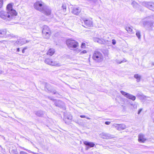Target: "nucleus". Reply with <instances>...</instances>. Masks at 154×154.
<instances>
[{"label":"nucleus","instance_id":"obj_41","mask_svg":"<svg viewBox=\"0 0 154 154\" xmlns=\"http://www.w3.org/2000/svg\"><path fill=\"white\" fill-rule=\"evenodd\" d=\"M149 18V17H147V18H146V19H148Z\"/></svg>","mask_w":154,"mask_h":154},{"label":"nucleus","instance_id":"obj_32","mask_svg":"<svg viewBox=\"0 0 154 154\" xmlns=\"http://www.w3.org/2000/svg\"><path fill=\"white\" fill-rule=\"evenodd\" d=\"M98 39H99V38H93V40L94 42H98Z\"/></svg>","mask_w":154,"mask_h":154},{"label":"nucleus","instance_id":"obj_39","mask_svg":"<svg viewBox=\"0 0 154 154\" xmlns=\"http://www.w3.org/2000/svg\"><path fill=\"white\" fill-rule=\"evenodd\" d=\"M3 72L1 70H0V74H2Z\"/></svg>","mask_w":154,"mask_h":154},{"label":"nucleus","instance_id":"obj_19","mask_svg":"<svg viewBox=\"0 0 154 154\" xmlns=\"http://www.w3.org/2000/svg\"><path fill=\"white\" fill-rule=\"evenodd\" d=\"M6 33V30H0V37H2L5 36Z\"/></svg>","mask_w":154,"mask_h":154},{"label":"nucleus","instance_id":"obj_30","mask_svg":"<svg viewBox=\"0 0 154 154\" xmlns=\"http://www.w3.org/2000/svg\"><path fill=\"white\" fill-rule=\"evenodd\" d=\"M116 41L115 39H113L112 40V43L113 45H115L116 43Z\"/></svg>","mask_w":154,"mask_h":154},{"label":"nucleus","instance_id":"obj_24","mask_svg":"<svg viewBox=\"0 0 154 154\" xmlns=\"http://www.w3.org/2000/svg\"><path fill=\"white\" fill-rule=\"evenodd\" d=\"M98 43L101 44H104L105 43V41L103 39H100L99 38Z\"/></svg>","mask_w":154,"mask_h":154},{"label":"nucleus","instance_id":"obj_44","mask_svg":"<svg viewBox=\"0 0 154 154\" xmlns=\"http://www.w3.org/2000/svg\"><path fill=\"white\" fill-rule=\"evenodd\" d=\"M54 93L55 94L56 93L55 92H54Z\"/></svg>","mask_w":154,"mask_h":154},{"label":"nucleus","instance_id":"obj_8","mask_svg":"<svg viewBox=\"0 0 154 154\" xmlns=\"http://www.w3.org/2000/svg\"><path fill=\"white\" fill-rule=\"evenodd\" d=\"M42 11L41 12L47 15H50L51 13V10L50 9L49 7L45 5Z\"/></svg>","mask_w":154,"mask_h":154},{"label":"nucleus","instance_id":"obj_40","mask_svg":"<svg viewBox=\"0 0 154 154\" xmlns=\"http://www.w3.org/2000/svg\"><path fill=\"white\" fill-rule=\"evenodd\" d=\"M87 119H90V118H88V117H86V118Z\"/></svg>","mask_w":154,"mask_h":154},{"label":"nucleus","instance_id":"obj_28","mask_svg":"<svg viewBox=\"0 0 154 154\" xmlns=\"http://www.w3.org/2000/svg\"><path fill=\"white\" fill-rule=\"evenodd\" d=\"M118 125H119L118 124H113L112 125V127H115L116 128H118Z\"/></svg>","mask_w":154,"mask_h":154},{"label":"nucleus","instance_id":"obj_5","mask_svg":"<svg viewBox=\"0 0 154 154\" xmlns=\"http://www.w3.org/2000/svg\"><path fill=\"white\" fill-rule=\"evenodd\" d=\"M45 62L46 64L53 66H61V64L58 61L52 60L51 59L49 58L46 59Z\"/></svg>","mask_w":154,"mask_h":154},{"label":"nucleus","instance_id":"obj_36","mask_svg":"<svg viewBox=\"0 0 154 154\" xmlns=\"http://www.w3.org/2000/svg\"><path fill=\"white\" fill-rule=\"evenodd\" d=\"M142 109H140L138 111V114H139L140 113V112H141L142 111Z\"/></svg>","mask_w":154,"mask_h":154},{"label":"nucleus","instance_id":"obj_42","mask_svg":"<svg viewBox=\"0 0 154 154\" xmlns=\"http://www.w3.org/2000/svg\"><path fill=\"white\" fill-rule=\"evenodd\" d=\"M22 149L24 150H26V149H24V148H23Z\"/></svg>","mask_w":154,"mask_h":154},{"label":"nucleus","instance_id":"obj_11","mask_svg":"<svg viewBox=\"0 0 154 154\" xmlns=\"http://www.w3.org/2000/svg\"><path fill=\"white\" fill-rule=\"evenodd\" d=\"M81 10L79 7L74 8L72 11V12L74 14L78 15L80 13Z\"/></svg>","mask_w":154,"mask_h":154},{"label":"nucleus","instance_id":"obj_2","mask_svg":"<svg viewBox=\"0 0 154 154\" xmlns=\"http://www.w3.org/2000/svg\"><path fill=\"white\" fill-rule=\"evenodd\" d=\"M66 45L70 50L76 51L77 53L80 52L81 50L78 49L79 44L76 41L72 39H69L66 41Z\"/></svg>","mask_w":154,"mask_h":154},{"label":"nucleus","instance_id":"obj_34","mask_svg":"<svg viewBox=\"0 0 154 154\" xmlns=\"http://www.w3.org/2000/svg\"><path fill=\"white\" fill-rule=\"evenodd\" d=\"M105 124L107 125H109L110 124V122H106L105 123Z\"/></svg>","mask_w":154,"mask_h":154},{"label":"nucleus","instance_id":"obj_16","mask_svg":"<svg viewBox=\"0 0 154 154\" xmlns=\"http://www.w3.org/2000/svg\"><path fill=\"white\" fill-rule=\"evenodd\" d=\"M84 143L86 145L88 146L91 147H93L95 145V144L93 142H89L86 141L84 142Z\"/></svg>","mask_w":154,"mask_h":154},{"label":"nucleus","instance_id":"obj_33","mask_svg":"<svg viewBox=\"0 0 154 154\" xmlns=\"http://www.w3.org/2000/svg\"><path fill=\"white\" fill-rule=\"evenodd\" d=\"M137 4V3L134 2V1H133L132 2V5H133V6H134V5H136Z\"/></svg>","mask_w":154,"mask_h":154},{"label":"nucleus","instance_id":"obj_23","mask_svg":"<svg viewBox=\"0 0 154 154\" xmlns=\"http://www.w3.org/2000/svg\"><path fill=\"white\" fill-rule=\"evenodd\" d=\"M35 114L38 116H42L43 115V112L42 111H38L36 112Z\"/></svg>","mask_w":154,"mask_h":154},{"label":"nucleus","instance_id":"obj_43","mask_svg":"<svg viewBox=\"0 0 154 154\" xmlns=\"http://www.w3.org/2000/svg\"><path fill=\"white\" fill-rule=\"evenodd\" d=\"M122 61H121L119 63H122Z\"/></svg>","mask_w":154,"mask_h":154},{"label":"nucleus","instance_id":"obj_25","mask_svg":"<svg viewBox=\"0 0 154 154\" xmlns=\"http://www.w3.org/2000/svg\"><path fill=\"white\" fill-rule=\"evenodd\" d=\"M62 8L63 12H65L66 11V6L65 4H63Z\"/></svg>","mask_w":154,"mask_h":154},{"label":"nucleus","instance_id":"obj_38","mask_svg":"<svg viewBox=\"0 0 154 154\" xmlns=\"http://www.w3.org/2000/svg\"><path fill=\"white\" fill-rule=\"evenodd\" d=\"M19 51H20V48H17V51L19 52Z\"/></svg>","mask_w":154,"mask_h":154},{"label":"nucleus","instance_id":"obj_1","mask_svg":"<svg viewBox=\"0 0 154 154\" xmlns=\"http://www.w3.org/2000/svg\"><path fill=\"white\" fill-rule=\"evenodd\" d=\"M16 11L12 8V5L8 4L6 7V11H1L0 12V17L4 19H7L10 20L14 18L17 15Z\"/></svg>","mask_w":154,"mask_h":154},{"label":"nucleus","instance_id":"obj_29","mask_svg":"<svg viewBox=\"0 0 154 154\" xmlns=\"http://www.w3.org/2000/svg\"><path fill=\"white\" fill-rule=\"evenodd\" d=\"M87 53V51L86 50H84L80 53V54L82 55L83 54H86Z\"/></svg>","mask_w":154,"mask_h":154},{"label":"nucleus","instance_id":"obj_31","mask_svg":"<svg viewBox=\"0 0 154 154\" xmlns=\"http://www.w3.org/2000/svg\"><path fill=\"white\" fill-rule=\"evenodd\" d=\"M3 0H0V8L2 7L3 5Z\"/></svg>","mask_w":154,"mask_h":154},{"label":"nucleus","instance_id":"obj_15","mask_svg":"<svg viewBox=\"0 0 154 154\" xmlns=\"http://www.w3.org/2000/svg\"><path fill=\"white\" fill-rule=\"evenodd\" d=\"M26 42H25V40L23 38L17 40L16 42V44H17L22 45Z\"/></svg>","mask_w":154,"mask_h":154},{"label":"nucleus","instance_id":"obj_9","mask_svg":"<svg viewBox=\"0 0 154 154\" xmlns=\"http://www.w3.org/2000/svg\"><path fill=\"white\" fill-rule=\"evenodd\" d=\"M143 25L144 27L149 28V29H152L153 23L151 21L144 20L143 21Z\"/></svg>","mask_w":154,"mask_h":154},{"label":"nucleus","instance_id":"obj_17","mask_svg":"<svg viewBox=\"0 0 154 154\" xmlns=\"http://www.w3.org/2000/svg\"><path fill=\"white\" fill-rule=\"evenodd\" d=\"M54 52L55 51L54 49L50 48L48 51L47 54L48 55L51 56L54 54Z\"/></svg>","mask_w":154,"mask_h":154},{"label":"nucleus","instance_id":"obj_3","mask_svg":"<svg viewBox=\"0 0 154 154\" xmlns=\"http://www.w3.org/2000/svg\"><path fill=\"white\" fill-rule=\"evenodd\" d=\"M92 58L95 62L99 63L103 60V56L100 52L95 51L94 52Z\"/></svg>","mask_w":154,"mask_h":154},{"label":"nucleus","instance_id":"obj_26","mask_svg":"<svg viewBox=\"0 0 154 154\" xmlns=\"http://www.w3.org/2000/svg\"><path fill=\"white\" fill-rule=\"evenodd\" d=\"M136 35L139 39L140 38V32L139 31H136Z\"/></svg>","mask_w":154,"mask_h":154},{"label":"nucleus","instance_id":"obj_10","mask_svg":"<svg viewBox=\"0 0 154 154\" xmlns=\"http://www.w3.org/2000/svg\"><path fill=\"white\" fill-rule=\"evenodd\" d=\"M101 137L103 139H109L114 138V136L108 133H102L100 134Z\"/></svg>","mask_w":154,"mask_h":154},{"label":"nucleus","instance_id":"obj_21","mask_svg":"<svg viewBox=\"0 0 154 154\" xmlns=\"http://www.w3.org/2000/svg\"><path fill=\"white\" fill-rule=\"evenodd\" d=\"M55 105L56 106H58L60 107H63L64 105L63 102L60 101H58V102L55 103Z\"/></svg>","mask_w":154,"mask_h":154},{"label":"nucleus","instance_id":"obj_12","mask_svg":"<svg viewBox=\"0 0 154 154\" xmlns=\"http://www.w3.org/2000/svg\"><path fill=\"white\" fill-rule=\"evenodd\" d=\"M138 137V140L140 142L144 143L146 140V138L144 137V135L142 134H139Z\"/></svg>","mask_w":154,"mask_h":154},{"label":"nucleus","instance_id":"obj_20","mask_svg":"<svg viewBox=\"0 0 154 154\" xmlns=\"http://www.w3.org/2000/svg\"><path fill=\"white\" fill-rule=\"evenodd\" d=\"M134 77L136 79V81L137 82H139L141 79V76L138 74H135L134 75Z\"/></svg>","mask_w":154,"mask_h":154},{"label":"nucleus","instance_id":"obj_7","mask_svg":"<svg viewBox=\"0 0 154 154\" xmlns=\"http://www.w3.org/2000/svg\"><path fill=\"white\" fill-rule=\"evenodd\" d=\"M120 92L125 97L132 100H134L136 99L135 96L123 91H121Z\"/></svg>","mask_w":154,"mask_h":154},{"label":"nucleus","instance_id":"obj_35","mask_svg":"<svg viewBox=\"0 0 154 154\" xmlns=\"http://www.w3.org/2000/svg\"><path fill=\"white\" fill-rule=\"evenodd\" d=\"M80 117L81 118H86V117L85 116H83V115H81L80 116Z\"/></svg>","mask_w":154,"mask_h":154},{"label":"nucleus","instance_id":"obj_4","mask_svg":"<svg viewBox=\"0 0 154 154\" xmlns=\"http://www.w3.org/2000/svg\"><path fill=\"white\" fill-rule=\"evenodd\" d=\"M42 33L44 37L46 38H48L50 37L51 32L48 26L46 25L43 26Z\"/></svg>","mask_w":154,"mask_h":154},{"label":"nucleus","instance_id":"obj_18","mask_svg":"<svg viewBox=\"0 0 154 154\" xmlns=\"http://www.w3.org/2000/svg\"><path fill=\"white\" fill-rule=\"evenodd\" d=\"M126 128V126L124 124H119L118 128H117V129L120 131L125 129Z\"/></svg>","mask_w":154,"mask_h":154},{"label":"nucleus","instance_id":"obj_14","mask_svg":"<svg viewBox=\"0 0 154 154\" xmlns=\"http://www.w3.org/2000/svg\"><path fill=\"white\" fill-rule=\"evenodd\" d=\"M85 24L88 27H91L93 26L92 22L90 20H84Z\"/></svg>","mask_w":154,"mask_h":154},{"label":"nucleus","instance_id":"obj_13","mask_svg":"<svg viewBox=\"0 0 154 154\" xmlns=\"http://www.w3.org/2000/svg\"><path fill=\"white\" fill-rule=\"evenodd\" d=\"M145 6L149 9L153 10L154 9V3L147 2L145 3Z\"/></svg>","mask_w":154,"mask_h":154},{"label":"nucleus","instance_id":"obj_27","mask_svg":"<svg viewBox=\"0 0 154 154\" xmlns=\"http://www.w3.org/2000/svg\"><path fill=\"white\" fill-rule=\"evenodd\" d=\"M81 47L82 48H85L86 47V44L85 43H83L81 45Z\"/></svg>","mask_w":154,"mask_h":154},{"label":"nucleus","instance_id":"obj_22","mask_svg":"<svg viewBox=\"0 0 154 154\" xmlns=\"http://www.w3.org/2000/svg\"><path fill=\"white\" fill-rule=\"evenodd\" d=\"M125 29L129 33H134V32H132V27H126Z\"/></svg>","mask_w":154,"mask_h":154},{"label":"nucleus","instance_id":"obj_37","mask_svg":"<svg viewBox=\"0 0 154 154\" xmlns=\"http://www.w3.org/2000/svg\"><path fill=\"white\" fill-rule=\"evenodd\" d=\"M26 49L25 48H24L23 50H22V52L23 53H24L25 52V50Z\"/></svg>","mask_w":154,"mask_h":154},{"label":"nucleus","instance_id":"obj_6","mask_svg":"<svg viewBox=\"0 0 154 154\" xmlns=\"http://www.w3.org/2000/svg\"><path fill=\"white\" fill-rule=\"evenodd\" d=\"M45 5L44 3L42 2H35L34 5V8L36 10L41 12L42 11Z\"/></svg>","mask_w":154,"mask_h":154}]
</instances>
